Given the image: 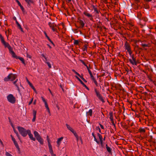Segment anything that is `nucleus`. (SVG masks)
<instances>
[{"label": "nucleus", "mask_w": 156, "mask_h": 156, "mask_svg": "<svg viewBox=\"0 0 156 156\" xmlns=\"http://www.w3.org/2000/svg\"><path fill=\"white\" fill-rule=\"evenodd\" d=\"M127 51L128 52L130 56H131V55H132V52L131 51V50L128 51Z\"/></svg>", "instance_id": "nucleus-52"}, {"label": "nucleus", "mask_w": 156, "mask_h": 156, "mask_svg": "<svg viewBox=\"0 0 156 156\" xmlns=\"http://www.w3.org/2000/svg\"><path fill=\"white\" fill-rule=\"evenodd\" d=\"M48 25L51 28H52L53 27H54L55 24L54 23H52L51 22H49Z\"/></svg>", "instance_id": "nucleus-23"}, {"label": "nucleus", "mask_w": 156, "mask_h": 156, "mask_svg": "<svg viewBox=\"0 0 156 156\" xmlns=\"http://www.w3.org/2000/svg\"><path fill=\"white\" fill-rule=\"evenodd\" d=\"M41 99H42V101L45 104V106L47 109L48 110V112L49 113H50V111L49 109V108L48 107V105L47 104V103L46 101V100L45 99L42 97H41Z\"/></svg>", "instance_id": "nucleus-7"}, {"label": "nucleus", "mask_w": 156, "mask_h": 156, "mask_svg": "<svg viewBox=\"0 0 156 156\" xmlns=\"http://www.w3.org/2000/svg\"><path fill=\"white\" fill-rule=\"evenodd\" d=\"M94 91L98 97L101 95L99 92L97 91L96 89H94Z\"/></svg>", "instance_id": "nucleus-25"}, {"label": "nucleus", "mask_w": 156, "mask_h": 156, "mask_svg": "<svg viewBox=\"0 0 156 156\" xmlns=\"http://www.w3.org/2000/svg\"><path fill=\"white\" fill-rule=\"evenodd\" d=\"M93 9L94 10V11L97 14H98L99 13V11L97 10V9L94 6H93Z\"/></svg>", "instance_id": "nucleus-31"}, {"label": "nucleus", "mask_w": 156, "mask_h": 156, "mask_svg": "<svg viewBox=\"0 0 156 156\" xmlns=\"http://www.w3.org/2000/svg\"><path fill=\"white\" fill-rule=\"evenodd\" d=\"M109 118L110 119L111 121H113V114L112 113H110L109 114Z\"/></svg>", "instance_id": "nucleus-26"}, {"label": "nucleus", "mask_w": 156, "mask_h": 156, "mask_svg": "<svg viewBox=\"0 0 156 156\" xmlns=\"http://www.w3.org/2000/svg\"><path fill=\"white\" fill-rule=\"evenodd\" d=\"M36 116H33V118L32 119V121L33 122L35 121L36 119Z\"/></svg>", "instance_id": "nucleus-58"}, {"label": "nucleus", "mask_w": 156, "mask_h": 156, "mask_svg": "<svg viewBox=\"0 0 156 156\" xmlns=\"http://www.w3.org/2000/svg\"><path fill=\"white\" fill-rule=\"evenodd\" d=\"M5 155L6 156H12L11 154H10L7 152H6Z\"/></svg>", "instance_id": "nucleus-42"}, {"label": "nucleus", "mask_w": 156, "mask_h": 156, "mask_svg": "<svg viewBox=\"0 0 156 156\" xmlns=\"http://www.w3.org/2000/svg\"><path fill=\"white\" fill-rule=\"evenodd\" d=\"M66 126L67 129L71 131L73 133H75V132L74 130L69 125L67 124H66Z\"/></svg>", "instance_id": "nucleus-11"}, {"label": "nucleus", "mask_w": 156, "mask_h": 156, "mask_svg": "<svg viewBox=\"0 0 156 156\" xmlns=\"http://www.w3.org/2000/svg\"><path fill=\"white\" fill-rule=\"evenodd\" d=\"M73 72H74L78 76H79V77H80V74L78 73L74 69H73L72 70Z\"/></svg>", "instance_id": "nucleus-34"}, {"label": "nucleus", "mask_w": 156, "mask_h": 156, "mask_svg": "<svg viewBox=\"0 0 156 156\" xmlns=\"http://www.w3.org/2000/svg\"><path fill=\"white\" fill-rule=\"evenodd\" d=\"M63 137H61L60 138L58 139L57 140V146L59 147L62 143V140H63Z\"/></svg>", "instance_id": "nucleus-9"}, {"label": "nucleus", "mask_w": 156, "mask_h": 156, "mask_svg": "<svg viewBox=\"0 0 156 156\" xmlns=\"http://www.w3.org/2000/svg\"><path fill=\"white\" fill-rule=\"evenodd\" d=\"M106 148L107 151L109 153H111L112 151V149L109 147H108L107 144H106Z\"/></svg>", "instance_id": "nucleus-24"}, {"label": "nucleus", "mask_w": 156, "mask_h": 156, "mask_svg": "<svg viewBox=\"0 0 156 156\" xmlns=\"http://www.w3.org/2000/svg\"><path fill=\"white\" fill-rule=\"evenodd\" d=\"M47 141H48V144H49V143H50V142H49V139L48 138V136H47Z\"/></svg>", "instance_id": "nucleus-63"}, {"label": "nucleus", "mask_w": 156, "mask_h": 156, "mask_svg": "<svg viewBox=\"0 0 156 156\" xmlns=\"http://www.w3.org/2000/svg\"><path fill=\"white\" fill-rule=\"evenodd\" d=\"M99 125H100V126L101 127V128L102 129H104V127L103 126L101 125V124H99Z\"/></svg>", "instance_id": "nucleus-57"}, {"label": "nucleus", "mask_w": 156, "mask_h": 156, "mask_svg": "<svg viewBox=\"0 0 156 156\" xmlns=\"http://www.w3.org/2000/svg\"><path fill=\"white\" fill-rule=\"evenodd\" d=\"M48 147H49V149L51 148H52L51 145L50 144V143H49V144H48Z\"/></svg>", "instance_id": "nucleus-54"}, {"label": "nucleus", "mask_w": 156, "mask_h": 156, "mask_svg": "<svg viewBox=\"0 0 156 156\" xmlns=\"http://www.w3.org/2000/svg\"><path fill=\"white\" fill-rule=\"evenodd\" d=\"M129 61L133 65L136 66L137 65V62L136 59H132L130 58L129 59Z\"/></svg>", "instance_id": "nucleus-8"}, {"label": "nucleus", "mask_w": 156, "mask_h": 156, "mask_svg": "<svg viewBox=\"0 0 156 156\" xmlns=\"http://www.w3.org/2000/svg\"><path fill=\"white\" fill-rule=\"evenodd\" d=\"M130 56L131 57V58L132 59H136L134 55H131Z\"/></svg>", "instance_id": "nucleus-46"}, {"label": "nucleus", "mask_w": 156, "mask_h": 156, "mask_svg": "<svg viewBox=\"0 0 156 156\" xmlns=\"http://www.w3.org/2000/svg\"><path fill=\"white\" fill-rule=\"evenodd\" d=\"M17 129L20 134L23 137H25L27 136V130H26L24 128L19 126L17 127Z\"/></svg>", "instance_id": "nucleus-1"}, {"label": "nucleus", "mask_w": 156, "mask_h": 156, "mask_svg": "<svg viewBox=\"0 0 156 156\" xmlns=\"http://www.w3.org/2000/svg\"><path fill=\"white\" fill-rule=\"evenodd\" d=\"M143 16L140 13H138L137 14V17L138 19L140 20H141L143 19Z\"/></svg>", "instance_id": "nucleus-16"}, {"label": "nucleus", "mask_w": 156, "mask_h": 156, "mask_svg": "<svg viewBox=\"0 0 156 156\" xmlns=\"http://www.w3.org/2000/svg\"><path fill=\"white\" fill-rule=\"evenodd\" d=\"M0 38L1 40V41H2L3 40H4L3 37L2 36V35L0 34Z\"/></svg>", "instance_id": "nucleus-49"}, {"label": "nucleus", "mask_w": 156, "mask_h": 156, "mask_svg": "<svg viewBox=\"0 0 156 156\" xmlns=\"http://www.w3.org/2000/svg\"><path fill=\"white\" fill-rule=\"evenodd\" d=\"M93 81H94V83H95V85L97 86H98V83L97 82V81L95 79H94V80H92Z\"/></svg>", "instance_id": "nucleus-35"}, {"label": "nucleus", "mask_w": 156, "mask_h": 156, "mask_svg": "<svg viewBox=\"0 0 156 156\" xmlns=\"http://www.w3.org/2000/svg\"><path fill=\"white\" fill-rule=\"evenodd\" d=\"M16 75L12 73L9 74L4 79L5 81H8L9 80L13 81L16 79Z\"/></svg>", "instance_id": "nucleus-2"}, {"label": "nucleus", "mask_w": 156, "mask_h": 156, "mask_svg": "<svg viewBox=\"0 0 156 156\" xmlns=\"http://www.w3.org/2000/svg\"><path fill=\"white\" fill-rule=\"evenodd\" d=\"M29 5H30L31 4L33 3L32 0H24Z\"/></svg>", "instance_id": "nucleus-19"}, {"label": "nucleus", "mask_w": 156, "mask_h": 156, "mask_svg": "<svg viewBox=\"0 0 156 156\" xmlns=\"http://www.w3.org/2000/svg\"><path fill=\"white\" fill-rule=\"evenodd\" d=\"M92 110L91 109H90L88 112H87V114L88 115H89L90 116H92Z\"/></svg>", "instance_id": "nucleus-21"}, {"label": "nucleus", "mask_w": 156, "mask_h": 156, "mask_svg": "<svg viewBox=\"0 0 156 156\" xmlns=\"http://www.w3.org/2000/svg\"><path fill=\"white\" fill-rule=\"evenodd\" d=\"M17 80H18L17 79L15 81L13 82V83L16 87H18V86L17 85V84H16V82H17Z\"/></svg>", "instance_id": "nucleus-51"}, {"label": "nucleus", "mask_w": 156, "mask_h": 156, "mask_svg": "<svg viewBox=\"0 0 156 156\" xmlns=\"http://www.w3.org/2000/svg\"><path fill=\"white\" fill-rule=\"evenodd\" d=\"M90 74V76L91 78V79L92 80H94L95 79L94 78V77L93 76V75L92 74V73H91L90 74Z\"/></svg>", "instance_id": "nucleus-44"}, {"label": "nucleus", "mask_w": 156, "mask_h": 156, "mask_svg": "<svg viewBox=\"0 0 156 156\" xmlns=\"http://www.w3.org/2000/svg\"><path fill=\"white\" fill-rule=\"evenodd\" d=\"M141 20H143L144 21H147V19L146 17L143 16V19H142Z\"/></svg>", "instance_id": "nucleus-38"}, {"label": "nucleus", "mask_w": 156, "mask_h": 156, "mask_svg": "<svg viewBox=\"0 0 156 156\" xmlns=\"http://www.w3.org/2000/svg\"><path fill=\"white\" fill-rule=\"evenodd\" d=\"M100 143L101 145V146L102 147H103L104 146V145L103 144V140H102L100 141Z\"/></svg>", "instance_id": "nucleus-53"}, {"label": "nucleus", "mask_w": 156, "mask_h": 156, "mask_svg": "<svg viewBox=\"0 0 156 156\" xmlns=\"http://www.w3.org/2000/svg\"><path fill=\"white\" fill-rule=\"evenodd\" d=\"M16 23L19 28L20 27H21V25L17 21L16 19Z\"/></svg>", "instance_id": "nucleus-37"}, {"label": "nucleus", "mask_w": 156, "mask_h": 156, "mask_svg": "<svg viewBox=\"0 0 156 156\" xmlns=\"http://www.w3.org/2000/svg\"><path fill=\"white\" fill-rule=\"evenodd\" d=\"M73 134H74V135L76 137L77 141L78 142L79 141H80L81 142V144H82V141L81 138L80 137H79L78 136L77 134L76 133V132L74 133Z\"/></svg>", "instance_id": "nucleus-10"}, {"label": "nucleus", "mask_w": 156, "mask_h": 156, "mask_svg": "<svg viewBox=\"0 0 156 156\" xmlns=\"http://www.w3.org/2000/svg\"><path fill=\"white\" fill-rule=\"evenodd\" d=\"M49 151L51 154H52L53 153V151L52 148L49 149Z\"/></svg>", "instance_id": "nucleus-45"}, {"label": "nucleus", "mask_w": 156, "mask_h": 156, "mask_svg": "<svg viewBox=\"0 0 156 156\" xmlns=\"http://www.w3.org/2000/svg\"><path fill=\"white\" fill-rule=\"evenodd\" d=\"M1 42L2 44L4 45L5 48H8L9 50V51L11 50V49H12V48L11 47L9 44L8 43L6 42L4 40H3V41H1Z\"/></svg>", "instance_id": "nucleus-4"}, {"label": "nucleus", "mask_w": 156, "mask_h": 156, "mask_svg": "<svg viewBox=\"0 0 156 156\" xmlns=\"http://www.w3.org/2000/svg\"><path fill=\"white\" fill-rule=\"evenodd\" d=\"M75 77L81 83L83 82V81L78 76H76Z\"/></svg>", "instance_id": "nucleus-41"}, {"label": "nucleus", "mask_w": 156, "mask_h": 156, "mask_svg": "<svg viewBox=\"0 0 156 156\" xmlns=\"http://www.w3.org/2000/svg\"><path fill=\"white\" fill-rule=\"evenodd\" d=\"M16 2H17L18 5L20 6V8L21 9V10H22V11H23L24 10V9L23 7L21 5L20 2L18 0H16Z\"/></svg>", "instance_id": "nucleus-14"}, {"label": "nucleus", "mask_w": 156, "mask_h": 156, "mask_svg": "<svg viewBox=\"0 0 156 156\" xmlns=\"http://www.w3.org/2000/svg\"><path fill=\"white\" fill-rule=\"evenodd\" d=\"M27 81L29 85L31 87V88H32L34 90H35V89L33 86L32 85V84L28 80H27Z\"/></svg>", "instance_id": "nucleus-27"}, {"label": "nucleus", "mask_w": 156, "mask_h": 156, "mask_svg": "<svg viewBox=\"0 0 156 156\" xmlns=\"http://www.w3.org/2000/svg\"><path fill=\"white\" fill-rule=\"evenodd\" d=\"M79 42L77 40H74V44L75 45H78L79 44Z\"/></svg>", "instance_id": "nucleus-33"}, {"label": "nucleus", "mask_w": 156, "mask_h": 156, "mask_svg": "<svg viewBox=\"0 0 156 156\" xmlns=\"http://www.w3.org/2000/svg\"><path fill=\"white\" fill-rule=\"evenodd\" d=\"M36 139L41 144H43V140L41 136Z\"/></svg>", "instance_id": "nucleus-17"}, {"label": "nucleus", "mask_w": 156, "mask_h": 156, "mask_svg": "<svg viewBox=\"0 0 156 156\" xmlns=\"http://www.w3.org/2000/svg\"><path fill=\"white\" fill-rule=\"evenodd\" d=\"M125 46L126 49L127 50V51L131 50L130 45L127 42L125 43Z\"/></svg>", "instance_id": "nucleus-13"}, {"label": "nucleus", "mask_w": 156, "mask_h": 156, "mask_svg": "<svg viewBox=\"0 0 156 156\" xmlns=\"http://www.w3.org/2000/svg\"><path fill=\"white\" fill-rule=\"evenodd\" d=\"M94 140L96 141L98 144H99V142L97 140V139H96L95 136L94 137Z\"/></svg>", "instance_id": "nucleus-47"}, {"label": "nucleus", "mask_w": 156, "mask_h": 156, "mask_svg": "<svg viewBox=\"0 0 156 156\" xmlns=\"http://www.w3.org/2000/svg\"><path fill=\"white\" fill-rule=\"evenodd\" d=\"M34 136L36 137V139L41 136L36 131H34Z\"/></svg>", "instance_id": "nucleus-15"}, {"label": "nucleus", "mask_w": 156, "mask_h": 156, "mask_svg": "<svg viewBox=\"0 0 156 156\" xmlns=\"http://www.w3.org/2000/svg\"><path fill=\"white\" fill-rule=\"evenodd\" d=\"M19 28V29L22 32H23V29H22V28L21 27H20Z\"/></svg>", "instance_id": "nucleus-62"}, {"label": "nucleus", "mask_w": 156, "mask_h": 156, "mask_svg": "<svg viewBox=\"0 0 156 156\" xmlns=\"http://www.w3.org/2000/svg\"><path fill=\"white\" fill-rule=\"evenodd\" d=\"M27 134L29 135L30 139L33 141H35L36 140V139L35 138L33 137V135L31 133L30 130L29 129H27Z\"/></svg>", "instance_id": "nucleus-5"}, {"label": "nucleus", "mask_w": 156, "mask_h": 156, "mask_svg": "<svg viewBox=\"0 0 156 156\" xmlns=\"http://www.w3.org/2000/svg\"><path fill=\"white\" fill-rule=\"evenodd\" d=\"M99 99L101 100L102 102H104L105 101L103 99V97L101 96V95L98 97Z\"/></svg>", "instance_id": "nucleus-28"}, {"label": "nucleus", "mask_w": 156, "mask_h": 156, "mask_svg": "<svg viewBox=\"0 0 156 156\" xmlns=\"http://www.w3.org/2000/svg\"><path fill=\"white\" fill-rule=\"evenodd\" d=\"M33 101V98H32L31 100L30 101L29 103V105H30L32 102Z\"/></svg>", "instance_id": "nucleus-60"}, {"label": "nucleus", "mask_w": 156, "mask_h": 156, "mask_svg": "<svg viewBox=\"0 0 156 156\" xmlns=\"http://www.w3.org/2000/svg\"><path fill=\"white\" fill-rule=\"evenodd\" d=\"M86 68L88 71L89 74H90L91 73H92L89 67H88L87 66H86Z\"/></svg>", "instance_id": "nucleus-36"}, {"label": "nucleus", "mask_w": 156, "mask_h": 156, "mask_svg": "<svg viewBox=\"0 0 156 156\" xmlns=\"http://www.w3.org/2000/svg\"><path fill=\"white\" fill-rule=\"evenodd\" d=\"M87 47L86 46H84L83 48V51L87 50Z\"/></svg>", "instance_id": "nucleus-56"}, {"label": "nucleus", "mask_w": 156, "mask_h": 156, "mask_svg": "<svg viewBox=\"0 0 156 156\" xmlns=\"http://www.w3.org/2000/svg\"><path fill=\"white\" fill-rule=\"evenodd\" d=\"M9 51L10 53L11 54L12 57L17 59L18 56H17L16 55L15 52L13 51L12 48L11 49V50H9Z\"/></svg>", "instance_id": "nucleus-12"}, {"label": "nucleus", "mask_w": 156, "mask_h": 156, "mask_svg": "<svg viewBox=\"0 0 156 156\" xmlns=\"http://www.w3.org/2000/svg\"><path fill=\"white\" fill-rule=\"evenodd\" d=\"M0 38L1 40V41H2L3 40H4L3 37L2 36V35L0 34Z\"/></svg>", "instance_id": "nucleus-50"}, {"label": "nucleus", "mask_w": 156, "mask_h": 156, "mask_svg": "<svg viewBox=\"0 0 156 156\" xmlns=\"http://www.w3.org/2000/svg\"><path fill=\"white\" fill-rule=\"evenodd\" d=\"M17 59H20L23 64H25L24 60L23 58L18 56Z\"/></svg>", "instance_id": "nucleus-20"}, {"label": "nucleus", "mask_w": 156, "mask_h": 156, "mask_svg": "<svg viewBox=\"0 0 156 156\" xmlns=\"http://www.w3.org/2000/svg\"><path fill=\"white\" fill-rule=\"evenodd\" d=\"M83 14L85 16H86L88 18H89L90 20H93V16L91 14L86 12H83Z\"/></svg>", "instance_id": "nucleus-6"}, {"label": "nucleus", "mask_w": 156, "mask_h": 156, "mask_svg": "<svg viewBox=\"0 0 156 156\" xmlns=\"http://www.w3.org/2000/svg\"><path fill=\"white\" fill-rule=\"evenodd\" d=\"M79 22L81 25V27L83 28L84 27L85 24L83 21L81 20H79Z\"/></svg>", "instance_id": "nucleus-18"}, {"label": "nucleus", "mask_w": 156, "mask_h": 156, "mask_svg": "<svg viewBox=\"0 0 156 156\" xmlns=\"http://www.w3.org/2000/svg\"><path fill=\"white\" fill-rule=\"evenodd\" d=\"M14 143V144H15V146L16 147V148L19 151H20V148L19 147V145L18 144V143L16 141H15Z\"/></svg>", "instance_id": "nucleus-22"}, {"label": "nucleus", "mask_w": 156, "mask_h": 156, "mask_svg": "<svg viewBox=\"0 0 156 156\" xmlns=\"http://www.w3.org/2000/svg\"><path fill=\"white\" fill-rule=\"evenodd\" d=\"M37 112L35 110H33V116H36Z\"/></svg>", "instance_id": "nucleus-39"}, {"label": "nucleus", "mask_w": 156, "mask_h": 156, "mask_svg": "<svg viewBox=\"0 0 156 156\" xmlns=\"http://www.w3.org/2000/svg\"><path fill=\"white\" fill-rule=\"evenodd\" d=\"M98 136L99 138L100 141L103 140V138L102 136L99 133L98 134Z\"/></svg>", "instance_id": "nucleus-29"}, {"label": "nucleus", "mask_w": 156, "mask_h": 156, "mask_svg": "<svg viewBox=\"0 0 156 156\" xmlns=\"http://www.w3.org/2000/svg\"><path fill=\"white\" fill-rule=\"evenodd\" d=\"M8 101L12 104H14L16 102L15 98L11 94H10L7 96Z\"/></svg>", "instance_id": "nucleus-3"}, {"label": "nucleus", "mask_w": 156, "mask_h": 156, "mask_svg": "<svg viewBox=\"0 0 156 156\" xmlns=\"http://www.w3.org/2000/svg\"><path fill=\"white\" fill-rule=\"evenodd\" d=\"M52 30L53 31H56V29L54 28V27H53L52 28H51Z\"/></svg>", "instance_id": "nucleus-64"}, {"label": "nucleus", "mask_w": 156, "mask_h": 156, "mask_svg": "<svg viewBox=\"0 0 156 156\" xmlns=\"http://www.w3.org/2000/svg\"><path fill=\"white\" fill-rule=\"evenodd\" d=\"M0 38L1 40V41H2L3 40H4L3 37L2 36V35L0 34Z\"/></svg>", "instance_id": "nucleus-48"}, {"label": "nucleus", "mask_w": 156, "mask_h": 156, "mask_svg": "<svg viewBox=\"0 0 156 156\" xmlns=\"http://www.w3.org/2000/svg\"><path fill=\"white\" fill-rule=\"evenodd\" d=\"M45 35H46V37H48V38L49 39V41H50V42H51L52 44H53V43L52 42V41H51L50 40V39H49V38L47 36V34H46L45 33Z\"/></svg>", "instance_id": "nucleus-61"}, {"label": "nucleus", "mask_w": 156, "mask_h": 156, "mask_svg": "<svg viewBox=\"0 0 156 156\" xmlns=\"http://www.w3.org/2000/svg\"><path fill=\"white\" fill-rule=\"evenodd\" d=\"M10 136L12 138V139L13 142H14L16 141V140L14 138L13 136L12 135H11Z\"/></svg>", "instance_id": "nucleus-40"}, {"label": "nucleus", "mask_w": 156, "mask_h": 156, "mask_svg": "<svg viewBox=\"0 0 156 156\" xmlns=\"http://www.w3.org/2000/svg\"><path fill=\"white\" fill-rule=\"evenodd\" d=\"M46 63L48 65L49 68H51V64L50 63V62H47Z\"/></svg>", "instance_id": "nucleus-32"}, {"label": "nucleus", "mask_w": 156, "mask_h": 156, "mask_svg": "<svg viewBox=\"0 0 156 156\" xmlns=\"http://www.w3.org/2000/svg\"><path fill=\"white\" fill-rule=\"evenodd\" d=\"M80 61L82 63L84 66H85L86 67V66H87L86 64L82 60H80Z\"/></svg>", "instance_id": "nucleus-43"}, {"label": "nucleus", "mask_w": 156, "mask_h": 156, "mask_svg": "<svg viewBox=\"0 0 156 156\" xmlns=\"http://www.w3.org/2000/svg\"><path fill=\"white\" fill-rule=\"evenodd\" d=\"M81 79L83 81H84V82H87V81H86V80L83 77H82L81 76H80V77Z\"/></svg>", "instance_id": "nucleus-55"}, {"label": "nucleus", "mask_w": 156, "mask_h": 156, "mask_svg": "<svg viewBox=\"0 0 156 156\" xmlns=\"http://www.w3.org/2000/svg\"><path fill=\"white\" fill-rule=\"evenodd\" d=\"M140 132L141 133H144L145 131V130L143 128H140L139 129Z\"/></svg>", "instance_id": "nucleus-30"}, {"label": "nucleus", "mask_w": 156, "mask_h": 156, "mask_svg": "<svg viewBox=\"0 0 156 156\" xmlns=\"http://www.w3.org/2000/svg\"><path fill=\"white\" fill-rule=\"evenodd\" d=\"M45 60H44V62L46 63L47 62H48V59H47V58L46 57L45 58Z\"/></svg>", "instance_id": "nucleus-59"}]
</instances>
